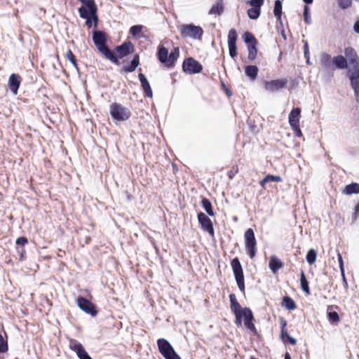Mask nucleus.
I'll return each instance as SVG.
<instances>
[{"label": "nucleus", "mask_w": 359, "mask_h": 359, "mask_svg": "<svg viewBox=\"0 0 359 359\" xmlns=\"http://www.w3.org/2000/svg\"><path fill=\"white\" fill-rule=\"evenodd\" d=\"M300 285L302 290L306 294H310V288L309 285V282L306 278L305 273L303 271L300 273Z\"/></svg>", "instance_id": "30"}, {"label": "nucleus", "mask_w": 359, "mask_h": 359, "mask_svg": "<svg viewBox=\"0 0 359 359\" xmlns=\"http://www.w3.org/2000/svg\"><path fill=\"white\" fill-rule=\"evenodd\" d=\"M342 193L346 195L359 194V184L353 182L350 184L346 185L342 190Z\"/></svg>", "instance_id": "27"}, {"label": "nucleus", "mask_w": 359, "mask_h": 359, "mask_svg": "<svg viewBox=\"0 0 359 359\" xmlns=\"http://www.w3.org/2000/svg\"><path fill=\"white\" fill-rule=\"evenodd\" d=\"M285 359H292L291 355L288 352H286L285 353Z\"/></svg>", "instance_id": "55"}, {"label": "nucleus", "mask_w": 359, "mask_h": 359, "mask_svg": "<svg viewBox=\"0 0 359 359\" xmlns=\"http://www.w3.org/2000/svg\"><path fill=\"white\" fill-rule=\"evenodd\" d=\"M18 251L20 254V259H23L24 254L25 253V250L22 248L21 249H18Z\"/></svg>", "instance_id": "54"}, {"label": "nucleus", "mask_w": 359, "mask_h": 359, "mask_svg": "<svg viewBox=\"0 0 359 359\" xmlns=\"http://www.w3.org/2000/svg\"><path fill=\"white\" fill-rule=\"evenodd\" d=\"M15 243H16V245H22L23 247L28 243V240L26 237L22 236V237L18 238L16 240Z\"/></svg>", "instance_id": "47"}, {"label": "nucleus", "mask_w": 359, "mask_h": 359, "mask_svg": "<svg viewBox=\"0 0 359 359\" xmlns=\"http://www.w3.org/2000/svg\"><path fill=\"white\" fill-rule=\"evenodd\" d=\"M280 339L285 344H290L292 345H295L297 344V340L293 337H290L287 332V321L284 318H280Z\"/></svg>", "instance_id": "15"}, {"label": "nucleus", "mask_w": 359, "mask_h": 359, "mask_svg": "<svg viewBox=\"0 0 359 359\" xmlns=\"http://www.w3.org/2000/svg\"><path fill=\"white\" fill-rule=\"evenodd\" d=\"M259 8H251L248 10V15L250 19L256 20L260 15Z\"/></svg>", "instance_id": "39"}, {"label": "nucleus", "mask_w": 359, "mask_h": 359, "mask_svg": "<svg viewBox=\"0 0 359 359\" xmlns=\"http://www.w3.org/2000/svg\"><path fill=\"white\" fill-rule=\"evenodd\" d=\"M273 13L276 19L280 20L282 15V3L280 0L275 1Z\"/></svg>", "instance_id": "33"}, {"label": "nucleus", "mask_w": 359, "mask_h": 359, "mask_svg": "<svg viewBox=\"0 0 359 359\" xmlns=\"http://www.w3.org/2000/svg\"><path fill=\"white\" fill-rule=\"evenodd\" d=\"M259 69L255 65H248L245 68V73L250 79L255 80L258 74Z\"/></svg>", "instance_id": "28"}, {"label": "nucleus", "mask_w": 359, "mask_h": 359, "mask_svg": "<svg viewBox=\"0 0 359 359\" xmlns=\"http://www.w3.org/2000/svg\"><path fill=\"white\" fill-rule=\"evenodd\" d=\"M333 65L337 69H346L348 67L347 60L342 55H337L332 58Z\"/></svg>", "instance_id": "25"}, {"label": "nucleus", "mask_w": 359, "mask_h": 359, "mask_svg": "<svg viewBox=\"0 0 359 359\" xmlns=\"http://www.w3.org/2000/svg\"><path fill=\"white\" fill-rule=\"evenodd\" d=\"M338 259H339V262L340 271H342V269H344L343 259H342L341 255L340 254H338Z\"/></svg>", "instance_id": "52"}, {"label": "nucleus", "mask_w": 359, "mask_h": 359, "mask_svg": "<svg viewBox=\"0 0 359 359\" xmlns=\"http://www.w3.org/2000/svg\"><path fill=\"white\" fill-rule=\"evenodd\" d=\"M349 79L351 88L354 91L355 100L359 103V74H351Z\"/></svg>", "instance_id": "21"}, {"label": "nucleus", "mask_w": 359, "mask_h": 359, "mask_svg": "<svg viewBox=\"0 0 359 359\" xmlns=\"http://www.w3.org/2000/svg\"><path fill=\"white\" fill-rule=\"evenodd\" d=\"M317 253L314 249H311L307 252L306 259L309 264H313L316 260Z\"/></svg>", "instance_id": "38"}, {"label": "nucleus", "mask_w": 359, "mask_h": 359, "mask_svg": "<svg viewBox=\"0 0 359 359\" xmlns=\"http://www.w3.org/2000/svg\"><path fill=\"white\" fill-rule=\"evenodd\" d=\"M353 30L357 34H359V19L355 21V22L353 25Z\"/></svg>", "instance_id": "51"}, {"label": "nucleus", "mask_w": 359, "mask_h": 359, "mask_svg": "<svg viewBox=\"0 0 359 359\" xmlns=\"http://www.w3.org/2000/svg\"><path fill=\"white\" fill-rule=\"evenodd\" d=\"M242 38L244 41V42L248 45H257V40L255 37V36L249 32H245Z\"/></svg>", "instance_id": "31"}, {"label": "nucleus", "mask_w": 359, "mask_h": 359, "mask_svg": "<svg viewBox=\"0 0 359 359\" xmlns=\"http://www.w3.org/2000/svg\"><path fill=\"white\" fill-rule=\"evenodd\" d=\"M69 348L76 353L79 359H93L87 353L83 345L77 340L72 339L69 343Z\"/></svg>", "instance_id": "12"}, {"label": "nucleus", "mask_w": 359, "mask_h": 359, "mask_svg": "<svg viewBox=\"0 0 359 359\" xmlns=\"http://www.w3.org/2000/svg\"><path fill=\"white\" fill-rule=\"evenodd\" d=\"M238 172V165H236L233 170L228 171L227 175H228L229 179L232 180L235 177L236 174H237Z\"/></svg>", "instance_id": "46"}, {"label": "nucleus", "mask_w": 359, "mask_h": 359, "mask_svg": "<svg viewBox=\"0 0 359 359\" xmlns=\"http://www.w3.org/2000/svg\"><path fill=\"white\" fill-rule=\"evenodd\" d=\"M142 29H143L142 25H134L130 27V34L133 36H136L142 32Z\"/></svg>", "instance_id": "40"}, {"label": "nucleus", "mask_w": 359, "mask_h": 359, "mask_svg": "<svg viewBox=\"0 0 359 359\" xmlns=\"http://www.w3.org/2000/svg\"><path fill=\"white\" fill-rule=\"evenodd\" d=\"M158 349L160 353L164 357H167L175 351L173 347L169 343V341L165 339L161 338L157 340Z\"/></svg>", "instance_id": "16"}, {"label": "nucleus", "mask_w": 359, "mask_h": 359, "mask_svg": "<svg viewBox=\"0 0 359 359\" xmlns=\"http://www.w3.org/2000/svg\"><path fill=\"white\" fill-rule=\"evenodd\" d=\"M22 82V77L18 74H12L8 78V86L13 95H16Z\"/></svg>", "instance_id": "17"}, {"label": "nucleus", "mask_w": 359, "mask_h": 359, "mask_svg": "<svg viewBox=\"0 0 359 359\" xmlns=\"http://www.w3.org/2000/svg\"><path fill=\"white\" fill-rule=\"evenodd\" d=\"M180 35L182 38H191L196 40H201L203 29L200 26L194 24H184L178 27Z\"/></svg>", "instance_id": "4"}, {"label": "nucleus", "mask_w": 359, "mask_h": 359, "mask_svg": "<svg viewBox=\"0 0 359 359\" xmlns=\"http://www.w3.org/2000/svg\"><path fill=\"white\" fill-rule=\"evenodd\" d=\"M231 266L236 281L237 285L241 292H245V278L243 269L238 257L231 261Z\"/></svg>", "instance_id": "7"}, {"label": "nucleus", "mask_w": 359, "mask_h": 359, "mask_svg": "<svg viewBox=\"0 0 359 359\" xmlns=\"http://www.w3.org/2000/svg\"><path fill=\"white\" fill-rule=\"evenodd\" d=\"M290 127L292 129L295 136H297L298 137H302L303 136V133L300 129L299 125H296V126H290Z\"/></svg>", "instance_id": "43"}, {"label": "nucleus", "mask_w": 359, "mask_h": 359, "mask_svg": "<svg viewBox=\"0 0 359 359\" xmlns=\"http://www.w3.org/2000/svg\"><path fill=\"white\" fill-rule=\"evenodd\" d=\"M76 304L79 309L85 313L92 316H97V310L95 305L86 298L79 296L76 299Z\"/></svg>", "instance_id": "11"}, {"label": "nucleus", "mask_w": 359, "mask_h": 359, "mask_svg": "<svg viewBox=\"0 0 359 359\" xmlns=\"http://www.w3.org/2000/svg\"><path fill=\"white\" fill-rule=\"evenodd\" d=\"M305 49H306V50H305L304 54L306 55V53H307V45H306V46H305Z\"/></svg>", "instance_id": "57"}, {"label": "nucleus", "mask_w": 359, "mask_h": 359, "mask_svg": "<svg viewBox=\"0 0 359 359\" xmlns=\"http://www.w3.org/2000/svg\"><path fill=\"white\" fill-rule=\"evenodd\" d=\"M201 205L208 215H215V212L212 210V206L209 199L203 198L201 201Z\"/></svg>", "instance_id": "32"}, {"label": "nucleus", "mask_w": 359, "mask_h": 359, "mask_svg": "<svg viewBox=\"0 0 359 359\" xmlns=\"http://www.w3.org/2000/svg\"><path fill=\"white\" fill-rule=\"evenodd\" d=\"M269 266L271 271L275 273L283 267V263L276 256H272L270 258Z\"/></svg>", "instance_id": "24"}, {"label": "nucleus", "mask_w": 359, "mask_h": 359, "mask_svg": "<svg viewBox=\"0 0 359 359\" xmlns=\"http://www.w3.org/2000/svg\"><path fill=\"white\" fill-rule=\"evenodd\" d=\"M93 41L98 51L104 58L116 65L120 64L118 57L122 58L126 57L133 53L135 50L134 46L131 41H125L121 45L115 48L118 57L116 56L107 45V37L106 33L100 30L93 31Z\"/></svg>", "instance_id": "1"}, {"label": "nucleus", "mask_w": 359, "mask_h": 359, "mask_svg": "<svg viewBox=\"0 0 359 359\" xmlns=\"http://www.w3.org/2000/svg\"><path fill=\"white\" fill-rule=\"evenodd\" d=\"M245 250L250 259H253L257 253V241L254 230L248 229L244 233Z\"/></svg>", "instance_id": "6"}, {"label": "nucleus", "mask_w": 359, "mask_h": 359, "mask_svg": "<svg viewBox=\"0 0 359 359\" xmlns=\"http://www.w3.org/2000/svg\"><path fill=\"white\" fill-rule=\"evenodd\" d=\"M79 13L81 18L86 19V25L88 29L93 26L90 15H87L83 8H79Z\"/></svg>", "instance_id": "34"}, {"label": "nucleus", "mask_w": 359, "mask_h": 359, "mask_svg": "<svg viewBox=\"0 0 359 359\" xmlns=\"http://www.w3.org/2000/svg\"><path fill=\"white\" fill-rule=\"evenodd\" d=\"M109 111L111 118L114 121H125L131 116L130 110L118 102H113L109 107Z\"/></svg>", "instance_id": "5"}, {"label": "nucleus", "mask_w": 359, "mask_h": 359, "mask_svg": "<svg viewBox=\"0 0 359 359\" xmlns=\"http://www.w3.org/2000/svg\"><path fill=\"white\" fill-rule=\"evenodd\" d=\"M304 19L306 24H310L311 19L309 14V7L307 6H304Z\"/></svg>", "instance_id": "45"}, {"label": "nucleus", "mask_w": 359, "mask_h": 359, "mask_svg": "<svg viewBox=\"0 0 359 359\" xmlns=\"http://www.w3.org/2000/svg\"><path fill=\"white\" fill-rule=\"evenodd\" d=\"M165 359H181L180 355L175 351L168 356L165 358Z\"/></svg>", "instance_id": "49"}, {"label": "nucleus", "mask_w": 359, "mask_h": 359, "mask_svg": "<svg viewBox=\"0 0 359 359\" xmlns=\"http://www.w3.org/2000/svg\"><path fill=\"white\" fill-rule=\"evenodd\" d=\"M301 108L297 107L291 110L288 116V121L290 126L299 125V120L301 117Z\"/></svg>", "instance_id": "20"}, {"label": "nucleus", "mask_w": 359, "mask_h": 359, "mask_svg": "<svg viewBox=\"0 0 359 359\" xmlns=\"http://www.w3.org/2000/svg\"><path fill=\"white\" fill-rule=\"evenodd\" d=\"M65 57L71 62V63L76 69H79L76 56L70 49H68V50L66 52Z\"/></svg>", "instance_id": "37"}, {"label": "nucleus", "mask_w": 359, "mask_h": 359, "mask_svg": "<svg viewBox=\"0 0 359 359\" xmlns=\"http://www.w3.org/2000/svg\"><path fill=\"white\" fill-rule=\"evenodd\" d=\"M306 4H310L313 2V0H303Z\"/></svg>", "instance_id": "56"}, {"label": "nucleus", "mask_w": 359, "mask_h": 359, "mask_svg": "<svg viewBox=\"0 0 359 359\" xmlns=\"http://www.w3.org/2000/svg\"><path fill=\"white\" fill-rule=\"evenodd\" d=\"M283 305L289 310H294L296 308L294 300L288 296L283 297Z\"/></svg>", "instance_id": "36"}, {"label": "nucleus", "mask_w": 359, "mask_h": 359, "mask_svg": "<svg viewBox=\"0 0 359 359\" xmlns=\"http://www.w3.org/2000/svg\"><path fill=\"white\" fill-rule=\"evenodd\" d=\"M339 307L337 305H330L327 309V316L328 321L331 324L337 325L340 321V318L338 313L334 309H339Z\"/></svg>", "instance_id": "18"}, {"label": "nucleus", "mask_w": 359, "mask_h": 359, "mask_svg": "<svg viewBox=\"0 0 359 359\" xmlns=\"http://www.w3.org/2000/svg\"><path fill=\"white\" fill-rule=\"evenodd\" d=\"M198 222L201 229L209 233L212 237L215 236V230L211 219L203 212L198 214Z\"/></svg>", "instance_id": "13"}, {"label": "nucleus", "mask_w": 359, "mask_h": 359, "mask_svg": "<svg viewBox=\"0 0 359 359\" xmlns=\"http://www.w3.org/2000/svg\"><path fill=\"white\" fill-rule=\"evenodd\" d=\"M320 64L325 70L331 69L333 65L332 58L328 53H324L320 55Z\"/></svg>", "instance_id": "23"}, {"label": "nucleus", "mask_w": 359, "mask_h": 359, "mask_svg": "<svg viewBox=\"0 0 359 359\" xmlns=\"http://www.w3.org/2000/svg\"><path fill=\"white\" fill-rule=\"evenodd\" d=\"M282 179L280 176L273 175H267L263 180L259 182V184L262 187V189H265V185L266 183L270 182H280Z\"/></svg>", "instance_id": "29"}, {"label": "nucleus", "mask_w": 359, "mask_h": 359, "mask_svg": "<svg viewBox=\"0 0 359 359\" xmlns=\"http://www.w3.org/2000/svg\"><path fill=\"white\" fill-rule=\"evenodd\" d=\"M238 39L237 32L235 29H231L227 36V42L229 50V55L232 58L237 55L236 41Z\"/></svg>", "instance_id": "14"}, {"label": "nucleus", "mask_w": 359, "mask_h": 359, "mask_svg": "<svg viewBox=\"0 0 359 359\" xmlns=\"http://www.w3.org/2000/svg\"><path fill=\"white\" fill-rule=\"evenodd\" d=\"M359 215V203L354 208V212L353 215V219H355Z\"/></svg>", "instance_id": "50"}, {"label": "nucleus", "mask_w": 359, "mask_h": 359, "mask_svg": "<svg viewBox=\"0 0 359 359\" xmlns=\"http://www.w3.org/2000/svg\"><path fill=\"white\" fill-rule=\"evenodd\" d=\"M8 349L7 341L0 334V353H6Z\"/></svg>", "instance_id": "41"}, {"label": "nucleus", "mask_w": 359, "mask_h": 359, "mask_svg": "<svg viewBox=\"0 0 359 359\" xmlns=\"http://www.w3.org/2000/svg\"><path fill=\"white\" fill-rule=\"evenodd\" d=\"M138 78L140 79V81L141 83V87L144 93L145 97H152L153 92H152L151 88L150 86V84H149L148 80L147 79L146 76H144V74H143L142 73H140L138 74Z\"/></svg>", "instance_id": "19"}, {"label": "nucleus", "mask_w": 359, "mask_h": 359, "mask_svg": "<svg viewBox=\"0 0 359 359\" xmlns=\"http://www.w3.org/2000/svg\"><path fill=\"white\" fill-rule=\"evenodd\" d=\"M287 83L288 80L286 78H282L271 81H264L263 86L265 90L273 93L285 88Z\"/></svg>", "instance_id": "8"}, {"label": "nucleus", "mask_w": 359, "mask_h": 359, "mask_svg": "<svg viewBox=\"0 0 359 359\" xmlns=\"http://www.w3.org/2000/svg\"><path fill=\"white\" fill-rule=\"evenodd\" d=\"M264 3V0H250V4L252 8L261 9V6Z\"/></svg>", "instance_id": "44"}, {"label": "nucleus", "mask_w": 359, "mask_h": 359, "mask_svg": "<svg viewBox=\"0 0 359 359\" xmlns=\"http://www.w3.org/2000/svg\"><path fill=\"white\" fill-rule=\"evenodd\" d=\"M90 10H91V15H90V18L92 19V22L93 24V27L95 28H97V25H98V16L97 15V12H95V9H93L91 6H90Z\"/></svg>", "instance_id": "42"}, {"label": "nucleus", "mask_w": 359, "mask_h": 359, "mask_svg": "<svg viewBox=\"0 0 359 359\" xmlns=\"http://www.w3.org/2000/svg\"><path fill=\"white\" fill-rule=\"evenodd\" d=\"M248 59L250 61H253L255 60L257 54V45H249L248 46Z\"/></svg>", "instance_id": "35"}, {"label": "nucleus", "mask_w": 359, "mask_h": 359, "mask_svg": "<svg viewBox=\"0 0 359 359\" xmlns=\"http://www.w3.org/2000/svg\"><path fill=\"white\" fill-rule=\"evenodd\" d=\"M341 278H342L344 287L345 290H347L348 287V284L347 280L345 276L344 269H342V271H341Z\"/></svg>", "instance_id": "48"}, {"label": "nucleus", "mask_w": 359, "mask_h": 359, "mask_svg": "<svg viewBox=\"0 0 359 359\" xmlns=\"http://www.w3.org/2000/svg\"><path fill=\"white\" fill-rule=\"evenodd\" d=\"M224 10L223 0H218L217 2L211 7L208 14L219 15L224 12Z\"/></svg>", "instance_id": "26"}, {"label": "nucleus", "mask_w": 359, "mask_h": 359, "mask_svg": "<svg viewBox=\"0 0 359 359\" xmlns=\"http://www.w3.org/2000/svg\"><path fill=\"white\" fill-rule=\"evenodd\" d=\"M344 54L353 69L351 74H359V57L355 49L352 47L345 48Z\"/></svg>", "instance_id": "9"}, {"label": "nucleus", "mask_w": 359, "mask_h": 359, "mask_svg": "<svg viewBox=\"0 0 359 359\" xmlns=\"http://www.w3.org/2000/svg\"><path fill=\"white\" fill-rule=\"evenodd\" d=\"M222 87H223V89L224 90V91H225V93H226V95H227L228 97H231V95H232L231 91L228 88H226V86H225V84H224V83H222Z\"/></svg>", "instance_id": "53"}, {"label": "nucleus", "mask_w": 359, "mask_h": 359, "mask_svg": "<svg viewBox=\"0 0 359 359\" xmlns=\"http://www.w3.org/2000/svg\"><path fill=\"white\" fill-rule=\"evenodd\" d=\"M180 56V50L178 47L174 48L168 54V49L163 45H159L157 48L156 57L164 67L170 69L175 67V63Z\"/></svg>", "instance_id": "3"}, {"label": "nucleus", "mask_w": 359, "mask_h": 359, "mask_svg": "<svg viewBox=\"0 0 359 359\" xmlns=\"http://www.w3.org/2000/svg\"><path fill=\"white\" fill-rule=\"evenodd\" d=\"M229 300L230 308L235 315V323L237 327L242 326L243 320L245 327L254 334H257V331L253 323L255 318L251 309L248 307L242 308L234 294H229Z\"/></svg>", "instance_id": "2"}, {"label": "nucleus", "mask_w": 359, "mask_h": 359, "mask_svg": "<svg viewBox=\"0 0 359 359\" xmlns=\"http://www.w3.org/2000/svg\"><path fill=\"white\" fill-rule=\"evenodd\" d=\"M182 69L184 72L193 74L200 73L203 70V66L194 58L188 57L184 60Z\"/></svg>", "instance_id": "10"}, {"label": "nucleus", "mask_w": 359, "mask_h": 359, "mask_svg": "<svg viewBox=\"0 0 359 359\" xmlns=\"http://www.w3.org/2000/svg\"><path fill=\"white\" fill-rule=\"evenodd\" d=\"M140 65V56L135 54L129 65H125L122 67L121 72L124 73L133 72Z\"/></svg>", "instance_id": "22"}]
</instances>
